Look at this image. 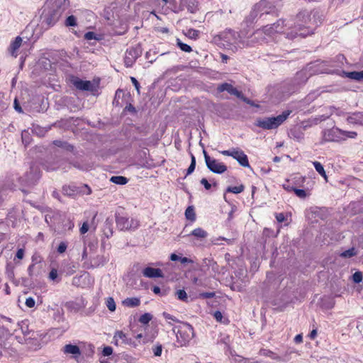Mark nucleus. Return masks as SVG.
<instances>
[{
    "instance_id": "nucleus-15",
    "label": "nucleus",
    "mask_w": 363,
    "mask_h": 363,
    "mask_svg": "<svg viewBox=\"0 0 363 363\" xmlns=\"http://www.w3.org/2000/svg\"><path fill=\"white\" fill-rule=\"evenodd\" d=\"M70 167L71 162L66 164V162L64 161H58L56 163L52 164H43V167L47 171H54L58 169H62L64 170V172H67L69 169H70Z\"/></svg>"
},
{
    "instance_id": "nucleus-16",
    "label": "nucleus",
    "mask_w": 363,
    "mask_h": 363,
    "mask_svg": "<svg viewBox=\"0 0 363 363\" xmlns=\"http://www.w3.org/2000/svg\"><path fill=\"white\" fill-rule=\"evenodd\" d=\"M143 274L148 278H162L164 277L162 272L159 268L147 267L143 271Z\"/></svg>"
},
{
    "instance_id": "nucleus-13",
    "label": "nucleus",
    "mask_w": 363,
    "mask_h": 363,
    "mask_svg": "<svg viewBox=\"0 0 363 363\" xmlns=\"http://www.w3.org/2000/svg\"><path fill=\"white\" fill-rule=\"evenodd\" d=\"M46 4L61 16L69 6V0H47Z\"/></svg>"
},
{
    "instance_id": "nucleus-17",
    "label": "nucleus",
    "mask_w": 363,
    "mask_h": 363,
    "mask_svg": "<svg viewBox=\"0 0 363 363\" xmlns=\"http://www.w3.org/2000/svg\"><path fill=\"white\" fill-rule=\"evenodd\" d=\"M347 122L353 125H363V112H354L347 118Z\"/></svg>"
},
{
    "instance_id": "nucleus-36",
    "label": "nucleus",
    "mask_w": 363,
    "mask_h": 363,
    "mask_svg": "<svg viewBox=\"0 0 363 363\" xmlns=\"http://www.w3.org/2000/svg\"><path fill=\"white\" fill-rule=\"evenodd\" d=\"M244 186L242 184L238 186H228L226 189L227 192L233 194H240L244 191Z\"/></svg>"
},
{
    "instance_id": "nucleus-5",
    "label": "nucleus",
    "mask_w": 363,
    "mask_h": 363,
    "mask_svg": "<svg viewBox=\"0 0 363 363\" xmlns=\"http://www.w3.org/2000/svg\"><path fill=\"white\" fill-rule=\"evenodd\" d=\"M293 30V24L291 21L285 19H279L276 23L263 26L262 31L267 35H271L275 33H288L286 30Z\"/></svg>"
},
{
    "instance_id": "nucleus-60",
    "label": "nucleus",
    "mask_w": 363,
    "mask_h": 363,
    "mask_svg": "<svg viewBox=\"0 0 363 363\" xmlns=\"http://www.w3.org/2000/svg\"><path fill=\"white\" fill-rule=\"evenodd\" d=\"M214 318L217 321L221 322L223 318V315L220 311H217L213 314Z\"/></svg>"
},
{
    "instance_id": "nucleus-56",
    "label": "nucleus",
    "mask_w": 363,
    "mask_h": 363,
    "mask_svg": "<svg viewBox=\"0 0 363 363\" xmlns=\"http://www.w3.org/2000/svg\"><path fill=\"white\" fill-rule=\"evenodd\" d=\"M163 316L165 319L167 320H172L174 322H179L178 319H177L175 317L172 316V315L166 313V312H164L163 313Z\"/></svg>"
},
{
    "instance_id": "nucleus-30",
    "label": "nucleus",
    "mask_w": 363,
    "mask_h": 363,
    "mask_svg": "<svg viewBox=\"0 0 363 363\" xmlns=\"http://www.w3.org/2000/svg\"><path fill=\"white\" fill-rule=\"evenodd\" d=\"M110 181L116 184L124 185L128 183V179L123 176H113Z\"/></svg>"
},
{
    "instance_id": "nucleus-58",
    "label": "nucleus",
    "mask_w": 363,
    "mask_h": 363,
    "mask_svg": "<svg viewBox=\"0 0 363 363\" xmlns=\"http://www.w3.org/2000/svg\"><path fill=\"white\" fill-rule=\"evenodd\" d=\"M89 230V225L86 222H84L80 228V233L85 234Z\"/></svg>"
},
{
    "instance_id": "nucleus-9",
    "label": "nucleus",
    "mask_w": 363,
    "mask_h": 363,
    "mask_svg": "<svg viewBox=\"0 0 363 363\" xmlns=\"http://www.w3.org/2000/svg\"><path fill=\"white\" fill-rule=\"evenodd\" d=\"M203 153L206 167L211 172L220 174L224 173L227 170V166L225 164L211 157L205 150H203Z\"/></svg>"
},
{
    "instance_id": "nucleus-3",
    "label": "nucleus",
    "mask_w": 363,
    "mask_h": 363,
    "mask_svg": "<svg viewBox=\"0 0 363 363\" xmlns=\"http://www.w3.org/2000/svg\"><path fill=\"white\" fill-rule=\"evenodd\" d=\"M291 113V111L287 110L283 111L281 114L276 117H268L262 119H258L256 122V125L264 130L277 128L287 119Z\"/></svg>"
},
{
    "instance_id": "nucleus-21",
    "label": "nucleus",
    "mask_w": 363,
    "mask_h": 363,
    "mask_svg": "<svg viewBox=\"0 0 363 363\" xmlns=\"http://www.w3.org/2000/svg\"><path fill=\"white\" fill-rule=\"evenodd\" d=\"M62 351L65 354H71L75 356H79L81 351L77 345L67 344L63 347Z\"/></svg>"
},
{
    "instance_id": "nucleus-40",
    "label": "nucleus",
    "mask_w": 363,
    "mask_h": 363,
    "mask_svg": "<svg viewBox=\"0 0 363 363\" xmlns=\"http://www.w3.org/2000/svg\"><path fill=\"white\" fill-rule=\"evenodd\" d=\"M106 304L109 311H111L112 312L116 311V303L114 301V299L112 297H108L106 299Z\"/></svg>"
},
{
    "instance_id": "nucleus-7",
    "label": "nucleus",
    "mask_w": 363,
    "mask_h": 363,
    "mask_svg": "<svg viewBox=\"0 0 363 363\" xmlns=\"http://www.w3.org/2000/svg\"><path fill=\"white\" fill-rule=\"evenodd\" d=\"M61 15L57 13L54 9H52L46 3L43 7V11L41 15L42 22L45 23L48 26H54L60 19Z\"/></svg>"
},
{
    "instance_id": "nucleus-54",
    "label": "nucleus",
    "mask_w": 363,
    "mask_h": 363,
    "mask_svg": "<svg viewBox=\"0 0 363 363\" xmlns=\"http://www.w3.org/2000/svg\"><path fill=\"white\" fill-rule=\"evenodd\" d=\"M200 182L201 184H203L204 186V188L206 190H209L211 188V184H209V182H208V180L206 178L201 179Z\"/></svg>"
},
{
    "instance_id": "nucleus-4",
    "label": "nucleus",
    "mask_w": 363,
    "mask_h": 363,
    "mask_svg": "<svg viewBox=\"0 0 363 363\" xmlns=\"http://www.w3.org/2000/svg\"><path fill=\"white\" fill-rule=\"evenodd\" d=\"M172 330L176 334L177 342L181 347L186 345L194 336L192 325L187 323H182L181 325L174 327Z\"/></svg>"
},
{
    "instance_id": "nucleus-29",
    "label": "nucleus",
    "mask_w": 363,
    "mask_h": 363,
    "mask_svg": "<svg viewBox=\"0 0 363 363\" xmlns=\"http://www.w3.org/2000/svg\"><path fill=\"white\" fill-rule=\"evenodd\" d=\"M265 354L269 357H271L272 359H275V360H277L279 362H288L289 360L288 356L286 354L284 355V357H281L276 354H274L273 352L272 351H267Z\"/></svg>"
},
{
    "instance_id": "nucleus-2",
    "label": "nucleus",
    "mask_w": 363,
    "mask_h": 363,
    "mask_svg": "<svg viewBox=\"0 0 363 363\" xmlns=\"http://www.w3.org/2000/svg\"><path fill=\"white\" fill-rule=\"evenodd\" d=\"M268 14H272L277 16V9H276V6L269 1L261 0L254 6L248 18L249 21H253L257 17L262 18Z\"/></svg>"
},
{
    "instance_id": "nucleus-22",
    "label": "nucleus",
    "mask_w": 363,
    "mask_h": 363,
    "mask_svg": "<svg viewBox=\"0 0 363 363\" xmlns=\"http://www.w3.org/2000/svg\"><path fill=\"white\" fill-rule=\"evenodd\" d=\"M91 267H98L104 266L108 262V259L104 255H97L91 259Z\"/></svg>"
},
{
    "instance_id": "nucleus-61",
    "label": "nucleus",
    "mask_w": 363,
    "mask_h": 363,
    "mask_svg": "<svg viewBox=\"0 0 363 363\" xmlns=\"http://www.w3.org/2000/svg\"><path fill=\"white\" fill-rule=\"evenodd\" d=\"M130 80H131L133 84L134 85V86L135 87V89H137L138 92L139 93V89H140V84H139V82L133 77H130Z\"/></svg>"
},
{
    "instance_id": "nucleus-18",
    "label": "nucleus",
    "mask_w": 363,
    "mask_h": 363,
    "mask_svg": "<svg viewBox=\"0 0 363 363\" xmlns=\"http://www.w3.org/2000/svg\"><path fill=\"white\" fill-rule=\"evenodd\" d=\"M113 339L116 340V345L118 344V340H121L122 343L129 345H133L135 347L136 346V345L134 344L132 340L130 338H128L127 335L121 330L116 331L115 333Z\"/></svg>"
},
{
    "instance_id": "nucleus-20",
    "label": "nucleus",
    "mask_w": 363,
    "mask_h": 363,
    "mask_svg": "<svg viewBox=\"0 0 363 363\" xmlns=\"http://www.w3.org/2000/svg\"><path fill=\"white\" fill-rule=\"evenodd\" d=\"M65 307L69 311L76 313L81 311L84 306L80 302L68 301L65 303Z\"/></svg>"
},
{
    "instance_id": "nucleus-24",
    "label": "nucleus",
    "mask_w": 363,
    "mask_h": 363,
    "mask_svg": "<svg viewBox=\"0 0 363 363\" xmlns=\"http://www.w3.org/2000/svg\"><path fill=\"white\" fill-rule=\"evenodd\" d=\"M330 133L335 134L336 133H338L343 135L345 138H355L357 135V133L354 131H345L340 128H333L330 130Z\"/></svg>"
},
{
    "instance_id": "nucleus-10",
    "label": "nucleus",
    "mask_w": 363,
    "mask_h": 363,
    "mask_svg": "<svg viewBox=\"0 0 363 363\" xmlns=\"http://www.w3.org/2000/svg\"><path fill=\"white\" fill-rule=\"evenodd\" d=\"M116 222L117 228L120 230H134L139 226L138 220L125 216H116Z\"/></svg>"
},
{
    "instance_id": "nucleus-51",
    "label": "nucleus",
    "mask_w": 363,
    "mask_h": 363,
    "mask_svg": "<svg viewBox=\"0 0 363 363\" xmlns=\"http://www.w3.org/2000/svg\"><path fill=\"white\" fill-rule=\"evenodd\" d=\"M84 38L86 40H93V39H96V36L95 33L91 32V31H89V32L85 33Z\"/></svg>"
},
{
    "instance_id": "nucleus-52",
    "label": "nucleus",
    "mask_w": 363,
    "mask_h": 363,
    "mask_svg": "<svg viewBox=\"0 0 363 363\" xmlns=\"http://www.w3.org/2000/svg\"><path fill=\"white\" fill-rule=\"evenodd\" d=\"M200 296L203 298H211L215 296L214 292H204L200 294Z\"/></svg>"
},
{
    "instance_id": "nucleus-32",
    "label": "nucleus",
    "mask_w": 363,
    "mask_h": 363,
    "mask_svg": "<svg viewBox=\"0 0 363 363\" xmlns=\"http://www.w3.org/2000/svg\"><path fill=\"white\" fill-rule=\"evenodd\" d=\"M313 164L315 170L327 181V175L323 166L319 162H313Z\"/></svg>"
},
{
    "instance_id": "nucleus-57",
    "label": "nucleus",
    "mask_w": 363,
    "mask_h": 363,
    "mask_svg": "<svg viewBox=\"0 0 363 363\" xmlns=\"http://www.w3.org/2000/svg\"><path fill=\"white\" fill-rule=\"evenodd\" d=\"M4 95L0 92V112L6 108V104L3 101Z\"/></svg>"
},
{
    "instance_id": "nucleus-48",
    "label": "nucleus",
    "mask_w": 363,
    "mask_h": 363,
    "mask_svg": "<svg viewBox=\"0 0 363 363\" xmlns=\"http://www.w3.org/2000/svg\"><path fill=\"white\" fill-rule=\"evenodd\" d=\"M113 353V348L110 346L104 347L102 351V354L105 357L110 356Z\"/></svg>"
},
{
    "instance_id": "nucleus-50",
    "label": "nucleus",
    "mask_w": 363,
    "mask_h": 363,
    "mask_svg": "<svg viewBox=\"0 0 363 363\" xmlns=\"http://www.w3.org/2000/svg\"><path fill=\"white\" fill-rule=\"evenodd\" d=\"M35 303V301L34 298H33L32 297H28L26 300V305L28 308L34 307Z\"/></svg>"
},
{
    "instance_id": "nucleus-23",
    "label": "nucleus",
    "mask_w": 363,
    "mask_h": 363,
    "mask_svg": "<svg viewBox=\"0 0 363 363\" xmlns=\"http://www.w3.org/2000/svg\"><path fill=\"white\" fill-rule=\"evenodd\" d=\"M22 41H23L22 38L20 36H18L11 43L10 52L12 56H13L15 57H17L16 51L21 47V45L22 44Z\"/></svg>"
},
{
    "instance_id": "nucleus-39",
    "label": "nucleus",
    "mask_w": 363,
    "mask_h": 363,
    "mask_svg": "<svg viewBox=\"0 0 363 363\" xmlns=\"http://www.w3.org/2000/svg\"><path fill=\"white\" fill-rule=\"evenodd\" d=\"M152 318V315L150 313H145L140 317L139 322L142 324H147Z\"/></svg>"
},
{
    "instance_id": "nucleus-41",
    "label": "nucleus",
    "mask_w": 363,
    "mask_h": 363,
    "mask_svg": "<svg viewBox=\"0 0 363 363\" xmlns=\"http://www.w3.org/2000/svg\"><path fill=\"white\" fill-rule=\"evenodd\" d=\"M176 295H177L178 299L185 301V302H187L188 296H187V294L186 293V291L184 290L179 289V290L177 291Z\"/></svg>"
},
{
    "instance_id": "nucleus-8",
    "label": "nucleus",
    "mask_w": 363,
    "mask_h": 363,
    "mask_svg": "<svg viewBox=\"0 0 363 363\" xmlns=\"http://www.w3.org/2000/svg\"><path fill=\"white\" fill-rule=\"evenodd\" d=\"M223 155L230 156L237 160V162L244 167H250L248 157L245 152L239 148H232L228 150H223L220 152Z\"/></svg>"
},
{
    "instance_id": "nucleus-63",
    "label": "nucleus",
    "mask_w": 363,
    "mask_h": 363,
    "mask_svg": "<svg viewBox=\"0 0 363 363\" xmlns=\"http://www.w3.org/2000/svg\"><path fill=\"white\" fill-rule=\"evenodd\" d=\"M23 256H24V250L23 249H18L17 252H16V257L19 259H21L23 258Z\"/></svg>"
},
{
    "instance_id": "nucleus-35",
    "label": "nucleus",
    "mask_w": 363,
    "mask_h": 363,
    "mask_svg": "<svg viewBox=\"0 0 363 363\" xmlns=\"http://www.w3.org/2000/svg\"><path fill=\"white\" fill-rule=\"evenodd\" d=\"M38 267H36V265L35 264H31L28 268V274L29 275V277H36L40 273V271L39 269H37Z\"/></svg>"
},
{
    "instance_id": "nucleus-64",
    "label": "nucleus",
    "mask_w": 363,
    "mask_h": 363,
    "mask_svg": "<svg viewBox=\"0 0 363 363\" xmlns=\"http://www.w3.org/2000/svg\"><path fill=\"white\" fill-rule=\"evenodd\" d=\"M276 218L279 223H282L285 220L284 215L283 213H277Z\"/></svg>"
},
{
    "instance_id": "nucleus-28",
    "label": "nucleus",
    "mask_w": 363,
    "mask_h": 363,
    "mask_svg": "<svg viewBox=\"0 0 363 363\" xmlns=\"http://www.w3.org/2000/svg\"><path fill=\"white\" fill-rule=\"evenodd\" d=\"M53 144L57 147H62L68 151L72 152L74 150V147L72 145H71L70 144H69L68 143L65 142V141L57 140L53 141Z\"/></svg>"
},
{
    "instance_id": "nucleus-33",
    "label": "nucleus",
    "mask_w": 363,
    "mask_h": 363,
    "mask_svg": "<svg viewBox=\"0 0 363 363\" xmlns=\"http://www.w3.org/2000/svg\"><path fill=\"white\" fill-rule=\"evenodd\" d=\"M185 216L188 220L191 221L195 220L196 214L194 212V209L192 206H189L185 211Z\"/></svg>"
},
{
    "instance_id": "nucleus-59",
    "label": "nucleus",
    "mask_w": 363,
    "mask_h": 363,
    "mask_svg": "<svg viewBox=\"0 0 363 363\" xmlns=\"http://www.w3.org/2000/svg\"><path fill=\"white\" fill-rule=\"evenodd\" d=\"M57 277V271L55 269H52L49 274V278L51 280H55Z\"/></svg>"
},
{
    "instance_id": "nucleus-53",
    "label": "nucleus",
    "mask_w": 363,
    "mask_h": 363,
    "mask_svg": "<svg viewBox=\"0 0 363 363\" xmlns=\"http://www.w3.org/2000/svg\"><path fill=\"white\" fill-rule=\"evenodd\" d=\"M13 107H14V109L18 112V113H22L23 112V110H22V108L21 106H20L19 103H18V101L17 99H15L14 100V102H13Z\"/></svg>"
},
{
    "instance_id": "nucleus-46",
    "label": "nucleus",
    "mask_w": 363,
    "mask_h": 363,
    "mask_svg": "<svg viewBox=\"0 0 363 363\" xmlns=\"http://www.w3.org/2000/svg\"><path fill=\"white\" fill-rule=\"evenodd\" d=\"M294 193L298 197H299L301 199H305L307 196L306 192L303 189L295 188Z\"/></svg>"
},
{
    "instance_id": "nucleus-25",
    "label": "nucleus",
    "mask_w": 363,
    "mask_h": 363,
    "mask_svg": "<svg viewBox=\"0 0 363 363\" xmlns=\"http://www.w3.org/2000/svg\"><path fill=\"white\" fill-rule=\"evenodd\" d=\"M123 304L127 307L133 308L140 304V300L136 297L127 298L123 301Z\"/></svg>"
},
{
    "instance_id": "nucleus-44",
    "label": "nucleus",
    "mask_w": 363,
    "mask_h": 363,
    "mask_svg": "<svg viewBox=\"0 0 363 363\" xmlns=\"http://www.w3.org/2000/svg\"><path fill=\"white\" fill-rule=\"evenodd\" d=\"M162 345H157L152 347V352L156 357H160L162 354Z\"/></svg>"
},
{
    "instance_id": "nucleus-47",
    "label": "nucleus",
    "mask_w": 363,
    "mask_h": 363,
    "mask_svg": "<svg viewBox=\"0 0 363 363\" xmlns=\"http://www.w3.org/2000/svg\"><path fill=\"white\" fill-rule=\"evenodd\" d=\"M31 259H32V264H35V265H37V264H40L42 262V257L38 253H35L32 256Z\"/></svg>"
},
{
    "instance_id": "nucleus-45",
    "label": "nucleus",
    "mask_w": 363,
    "mask_h": 363,
    "mask_svg": "<svg viewBox=\"0 0 363 363\" xmlns=\"http://www.w3.org/2000/svg\"><path fill=\"white\" fill-rule=\"evenodd\" d=\"M199 32L195 29H189L187 31V35L193 39H196L199 37Z\"/></svg>"
},
{
    "instance_id": "nucleus-6",
    "label": "nucleus",
    "mask_w": 363,
    "mask_h": 363,
    "mask_svg": "<svg viewBox=\"0 0 363 363\" xmlns=\"http://www.w3.org/2000/svg\"><path fill=\"white\" fill-rule=\"evenodd\" d=\"M40 177V171L38 165L32 164L29 171L26 172L23 177L20 178L22 184L31 186L36 184Z\"/></svg>"
},
{
    "instance_id": "nucleus-42",
    "label": "nucleus",
    "mask_w": 363,
    "mask_h": 363,
    "mask_svg": "<svg viewBox=\"0 0 363 363\" xmlns=\"http://www.w3.org/2000/svg\"><path fill=\"white\" fill-rule=\"evenodd\" d=\"M65 24L67 27L75 26L77 25V19L75 16L72 15L68 16L65 20Z\"/></svg>"
},
{
    "instance_id": "nucleus-34",
    "label": "nucleus",
    "mask_w": 363,
    "mask_h": 363,
    "mask_svg": "<svg viewBox=\"0 0 363 363\" xmlns=\"http://www.w3.org/2000/svg\"><path fill=\"white\" fill-rule=\"evenodd\" d=\"M357 252L354 247L348 249L340 254V257L345 258H350L356 255Z\"/></svg>"
},
{
    "instance_id": "nucleus-37",
    "label": "nucleus",
    "mask_w": 363,
    "mask_h": 363,
    "mask_svg": "<svg viewBox=\"0 0 363 363\" xmlns=\"http://www.w3.org/2000/svg\"><path fill=\"white\" fill-rule=\"evenodd\" d=\"M195 167H196V157H194V155L192 153H191V164H190L189 168L187 169L186 176L191 174L194 171Z\"/></svg>"
},
{
    "instance_id": "nucleus-43",
    "label": "nucleus",
    "mask_w": 363,
    "mask_h": 363,
    "mask_svg": "<svg viewBox=\"0 0 363 363\" xmlns=\"http://www.w3.org/2000/svg\"><path fill=\"white\" fill-rule=\"evenodd\" d=\"M362 273L361 272H356L352 275L353 281L357 284L362 281Z\"/></svg>"
},
{
    "instance_id": "nucleus-26",
    "label": "nucleus",
    "mask_w": 363,
    "mask_h": 363,
    "mask_svg": "<svg viewBox=\"0 0 363 363\" xmlns=\"http://www.w3.org/2000/svg\"><path fill=\"white\" fill-rule=\"evenodd\" d=\"M193 235L199 239H204L208 236V233L201 228H198L191 231L188 236Z\"/></svg>"
},
{
    "instance_id": "nucleus-27",
    "label": "nucleus",
    "mask_w": 363,
    "mask_h": 363,
    "mask_svg": "<svg viewBox=\"0 0 363 363\" xmlns=\"http://www.w3.org/2000/svg\"><path fill=\"white\" fill-rule=\"evenodd\" d=\"M62 192L65 195L74 196L78 193V190L74 186H64L62 187Z\"/></svg>"
},
{
    "instance_id": "nucleus-49",
    "label": "nucleus",
    "mask_w": 363,
    "mask_h": 363,
    "mask_svg": "<svg viewBox=\"0 0 363 363\" xmlns=\"http://www.w3.org/2000/svg\"><path fill=\"white\" fill-rule=\"evenodd\" d=\"M67 245L65 242H61L57 247V252L60 254L65 252L67 250Z\"/></svg>"
},
{
    "instance_id": "nucleus-1",
    "label": "nucleus",
    "mask_w": 363,
    "mask_h": 363,
    "mask_svg": "<svg viewBox=\"0 0 363 363\" xmlns=\"http://www.w3.org/2000/svg\"><path fill=\"white\" fill-rule=\"evenodd\" d=\"M310 21L311 14L308 11L303 10L300 11L296 15L294 23H292L294 30L286 33V38L292 39L296 38L297 35L306 37L308 35L313 33L312 30H309L308 28H306L308 30L307 32L305 31L306 26Z\"/></svg>"
},
{
    "instance_id": "nucleus-11",
    "label": "nucleus",
    "mask_w": 363,
    "mask_h": 363,
    "mask_svg": "<svg viewBox=\"0 0 363 363\" xmlns=\"http://www.w3.org/2000/svg\"><path fill=\"white\" fill-rule=\"evenodd\" d=\"M142 55V48L140 45L131 47L126 50L124 59L125 65L130 67L135 60Z\"/></svg>"
},
{
    "instance_id": "nucleus-55",
    "label": "nucleus",
    "mask_w": 363,
    "mask_h": 363,
    "mask_svg": "<svg viewBox=\"0 0 363 363\" xmlns=\"http://www.w3.org/2000/svg\"><path fill=\"white\" fill-rule=\"evenodd\" d=\"M121 93H122L121 89H118L116 91V94H115V98L113 101V104L118 105L119 102H118V98H120Z\"/></svg>"
},
{
    "instance_id": "nucleus-62",
    "label": "nucleus",
    "mask_w": 363,
    "mask_h": 363,
    "mask_svg": "<svg viewBox=\"0 0 363 363\" xmlns=\"http://www.w3.org/2000/svg\"><path fill=\"white\" fill-rule=\"evenodd\" d=\"M283 187L284 189H286L288 191H294V187L291 186L289 182L287 181L285 184H283Z\"/></svg>"
},
{
    "instance_id": "nucleus-38",
    "label": "nucleus",
    "mask_w": 363,
    "mask_h": 363,
    "mask_svg": "<svg viewBox=\"0 0 363 363\" xmlns=\"http://www.w3.org/2000/svg\"><path fill=\"white\" fill-rule=\"evenodd\" d=\"M177 45L184 52H190L192 50L190 45L182 43L179 39L177 40Z\"/></svg>"
},
{
    "instance_id": "nucleus-31",
    "label": "nucleus",
    "mask_w": 363,
    "mask_h": 363,
    "mask_svg": "<svg viewBox=\"0 0 363 363\" xmlns=\"http://www.w3.org/2000/svg\"><path fill=\"white\" fill-rule=\"evenodd\" d=\"M347 76L352 79L356 81H363V70L360 72H350L347 74Z\"/></svg>"
},
{
    "instance_id": "nucleus-19",
    "label": "nucleus",
    "mask_w": 363,
    "mask_h": 363,
    "mask_svg": "<svg viewBox=\"0 0 363 363\" xmlns=\"http://www.w3.org/2000/svg\"><path fill=\"white\" fill-rule=\"evenodd\" d=\"M182 4L191 13H195L198 10L197 0H182Z\"/></svg>"
},
{
    "instance_id": "nucleus-12",
    "label": "nucleus",
    "mask_w": 363,
    "mask_h": 363,
    "mask_svg": "<svg viewBox=\"0 0 363 363\" xmlns=\"http://www.w3.org/2000/svg\"><path fill=\"white\" fill-rule=\"evenodd\" d=\"M217 91L219 93L227 91L231 95H234L237 96L238 98L242 99L243 101L246 102L247 104H250V101L249 99H247L246 97H245L242 94V93L240 91H238L236 88H235L232 84L228 83H223L221 84H219L217 87Z\"/></svg>"
},
{
    "instance_id": "nucleus-14",
    "label": "nucleus",
    "mask_w": 363,
    "mask_h": 363,
    "mask_svg": "<svg viewBox=\"0 0 363 363\" xmlns=\"http://www.w3.org/2000/svg\"><path fill=\"white\" fill-rule=\"evenodd\" d=\"M73 85L79 90L93 91L94 85L90 81H84L79 78L72 80Z\"/></svg>"
}]
</instances>
